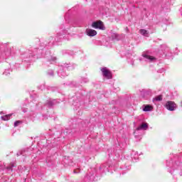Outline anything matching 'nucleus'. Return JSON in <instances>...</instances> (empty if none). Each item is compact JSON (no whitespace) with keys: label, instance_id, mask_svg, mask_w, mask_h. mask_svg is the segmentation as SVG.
<instances>
[{"label":"nucleus","instance_id":"2","mask_svg":"<svg viewBox=\"0 0 182 182\" xmlns=\"http://www.w3.org/2000/svg\"><path fill=\"white\" fill-rule=\"evenodd\" d=\"M166 107L170 112H174L176 107H177V105L173 101H168L166 104Z\"/></svg>","mask_w":182,"mask_h":182},{"label":"nucleus","instance_id":"4","mask_svg":"<svg viewBox=\"0 0 182 182\" xmlns=\"http://www.w3.org/2000/svg\"><path fill=\"white\" fill-rule=\"evenodd\" d=\"M87 35L88 36H96L97 35V31H96V30L90 29L87 31Z\"/></svg>","mask_w":182,"mask_h":182},{"label":"nucleus","instance_id":"12","mask_svg":"<svg viewBox=\"0 0 182 182\" xmlns=\"http://www.w3.org/2000/svg\"><path fill=\"white\" fill-rule=\"evenodd\" d=\"M4 120H6V119H4Z\"/></svg>","mask_w":182,"mask_h":182},{"label":"nucleus","instance_id":"7","mask_svg":"<svg viewBox=\"0 0 182 182\" xmlns=\"http://www.w3.org/2000/svg\"><path fill=\"white\" fill-rule=\"evenodd\" d=\"M144 58H146V59H149V60H156V58L151 56V55H143Z\"/></svg>","mask_w":182,"mask_h":182},{"label":"nucleus","instance_id":"9","mask_svg":"<svg viewBox=\"0 0 182 182\" xmlns=\"http://www.w3.org/2000/svg\"><path fill=\"white\" fill-rule=\"evenodd\" d=\"M155 100L156 102H161V100H163V95H158L155 97Z\"/></svg>","mask_w":182,"mask_h":182},{"label":"nucleus","instance_id":"10","mask_svg":"<svg viewBox=\"0 0 182 182\" xmlns=\"http://www.w3.org/2000/svg\"><path fill=\"white\" fill-rule=\"evenodd\" d=\"M21 123H22V121H16L14 122V127H18V126L20 125Z\"/></svg>","mask_w":182,"mask_h":182},{"label":"nucleus","instance_id":"1","mask_svg":"<svg viewBox=\"0 0 182 182\" xmlns=\"http://www.w3.org/2000/svg\"><path fill=\"white\" fill-rule=\"evenodd\" d=\"M92 26L95 29H100L101 31H105V29H106L105 24H103V21H102L93 22Z\"/></svg>","mask_w":182,"mask_h":182},{"label":"nucleus","instance_id":"6","mask_svg":"<svg viewBox=\"0 0 182 182\" xmlns=\"http://www.w3.org/2000/svg\"><path fill=\"white\" fill-rule=\"evenodd\" d=\"M151 110H153V106H151V105H146L143 108L144 112H151Z\"/></svg>","mask_w":182,"mask_h":182},{"label":"nucleus","instance_id":"3","mask_svg":"<svg viewBox=\"0 0 182 182\" xmlns=\"http://www.w3.org/2000/svg\"><path fill=\"white\" fill-rule=\"evenodd\" d=\"M101 70L105 77H107V79H110V77H112V73H110L109 70L106 68H102Z\"/></svg>","mask_w":182,"mask_h":182},{"label":"nucleus","instance_id":"5","mask_svg":"<svg viewBox=\"0 0 182 182\" xmlns=\"http://www.w3.org/2000/svg\"><path fill=\"white\" fill-rule=\"evenodd\" d=\"M147 129H149L147 123H143L136 129V130H147Z\"/></svg>","mask_w":182,"mask_h":182},{"label":"nucleus","instance_id":"8","mask_svg":"<svg viewBox=\"0 0 182 182\" xmlns=\"http://www.w3.org/2000/svg\"><path fill=\"white\" fill-rule=\"evenodd\" d=\"M139 33H141V35H149V31L144 29H140Z\"/></svg>","mask_w":182,"mask_h":182},{"label":"nucleus","instance_id":"11","mask_svg":"<svg viewBox=\"0 0 182 182\" xmlns=\"http://www.w3.org/2000/svg\"><path fill=\"white\" fill-rule=\"evenodd\" d=\"M11 116H12V114H8V115H6L5 117H7V118H8V117H11Z\"/></svg>","mask_w":182,"mask_h":182}]
</instances>
